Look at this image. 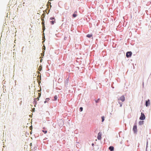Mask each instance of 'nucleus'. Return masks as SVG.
Instances as JSON below:
<instances>
[{"label":"nucleus","instance_id":"11","mask_svg":"<svg viewBox=\"0 0 151 151\" xmlns=\"http://www.w3.org/2000/svg\"><path fill=\"white\" fill-rule=\"evenodd\" d=\"M50 100V99L49 98H46L45 99V101H44V103H45L46 102H47L49 101V100Z\"/></svg>","mask_w":151,"mask_h":151},{"label":"nucleus","instance_id":"21","mask_svg":"<svg viewBox=\"0 0 151 151\" xmlns=\"http://www.w3.org/2000/svg\"><path fill=\"white\" fill-rule=\"evenodd\" d=\"M45 129H46L45 128V127H44L43 128V129L45 130Z\"/></svg>","mask_w":151,"mask_h":151},{"label":"nucleus","instance_id":"3","mask_svg":"<svg viewBox=\"0 0 151 151\" xmlns=\"http://www.w3.org/2000/svg\"><path fill=\"white\" fill-rule=\"evenodd\" d=\"M118 100H121L123 102L125 100V97L124 96H122L118 99Z\"/></svg>","mask_w":151,"mask_h":151},{"label":"nucleus","instance_id":"26","mask_svg":"<svg viewBox=\"0 0 151 151\" xmlns=\"http://www.w3.org/2000/svg\"><path fill=\"white\" fill-rule=\"evenodd\" d=\"M76 11H75V12H74V13L75 14V13H76Z\"/></svg>","mask_w":151,"mask_h":151},{"label":"nucleus","instance_id":"27","mask_svg":"<svg viewBox=\"0 0 151 151\" xmlns=\"http://www.w3.org/2000/svg\"><path fill=\"white\" fill-rule=\"evenodd\" d=\"M44 47L45 48V47L44 46Z\"/></svg>","mask_w":151,"mask_h":151},{"label":"nucleus","instance_id":"17","mask_svg":"<svg viewBox=\"0 0 151 151\" xmlns=\"http://www.w3.org/2000/svg\"><path fill=\"white\" fill-rule=\"evenodd\" d=\"M50 19L51 20L55 19V18L53 17H51L50 18Z\"/></svg>","mask_w":151,"mask_h":151},{"label":"nucleus","instance_id":"14","mask_svg":"<svg viewBox=\"0 0 151 151\" xmlns=\"http://www.w3.org/2000/svg\"><path fill=\"white\" fill-rule=\"evenodd\" d=\"M101 119H102V122H103L104 120V116H102L101 117Z\"/></svg>","mask_w":151,"mask_h":151},{"label":"nucleus","instance_id":"24","mask_svg":"<svg viewBox=\"0 0 151 151\" xmlns=\"http://www.w3.org/2000/svg\"><path fill=\"white\" fill-rule=\"evenodd\" d=\"M94 145V144H93H93H92V146H93Z\"/></svg>","mask_w":151,"mask_h":151},{"label":"nucleus","instance_id":"19","mask_svg":"<svg viewBox=\"0 0 151 151\" xmlns=\"http://www.w3.org/2000/svg\"><path fill=\"white\" fill-rule=\"evenodd\" d=\"M100 100L99 99L97 100L96 101V103H98L99 101Z\"/></svg>","mask_w":151,"mask_h":151},{"label":"nucleus","instance_id":"28","mask_svg":"<svg viewBox=\"0 0 151 151\" xmlns=\"http://www.w3.org/2000/svg\"><path fill=\"white\" fill-rule=\"evenodd\" d=\"M42 24H43V22H42Z\"/></svg>","mask_w":151,"mask_h":151},{"label":"nucleus","instance_id":"20","mask_svg":"<svg viewBox=\"0 0 151 151\" xmlns=\"http://www.w3.org/2000/svg\"><path fill=\"white\" fill-rule=\"evenodd\" d=\"M66 39V37H65L64 38V40H65Z\"/></svg>","mask_w":151,"mask_h":151},{"label":"nucleus","instance_id":"2","mask_svg":"<svg viewBox=\"0 0 151 151\" xmlns=\"http://www.w3.org/2000/svg\"><path fill=\"white\" fill-rule=\"evenodd\" d=\"M132 53L131 52H128L126 53V56L127 58L130 57Z\"/></svg>","mask_w":151,"mask_h":151},{"label":"nucleus","instance_id":"22","mask_svg":"<svg viewBox=\"0 0 151 151\" xmlns=\"http://www.w3.org/2000/svg\"><path fill=\"white\" fill-rule=\"evenodd\" d=\"M13 115H15V116H16V113H15H15H14V114H13Z\"/></svg>","mask_w":151,"mask_h":151},{"label":"nucleus","instance_id":"29","mask_svg":"<svg viewBox=\"0 0 151 151\" xmlns=\"http://www.w3.org/2000/svg\"><path fill=\"white\" fill-rule=\"evenodd\" d=\"M119 104H120V103H119Z\"/></svg>","mask_w":151,"mask_h":151},{"label":"nucleus","instance_id":"10","mask_svg":"<svg viewBox=\"0 0 151 151\" xmlns=\"http://www.w3.org/2000/svg\"><path fill=\"white\" fill-rule=\"evenodd\" d=\"M144 122L143 121H140L139 122V124L140 125L143 124Z\"/></svg>","mask_w":151,"mask_h":151},{"label":"nucleus","instance_id":"6","mask_svg":"<svg viewBox=\"0 0 151 151\" xmlns=\"http://www.w3.org/2000/svg\"><path fill=\"white\" fill-rule=\"evenodd\" d=\"M150 104V103L149 99H148L147 101H146L145 105L146 106H148Z\"/></svg>","mask_w":151,"mask_h":151},{"label":"nucleus","instance_id":"13","mask_svg":"<svg viewBox=\"0 0 151 151\" xmlns=\"http://www.w3.org/2000/svg\"><path fill=\"white\" fill-rule=\"evenodd\" d=\"M58 97L56 95H55L54 97V100L56 101L57 100Z\"/></svg>","mask_w":151,"mask_h":151},{"label":"nucleus","instance_id":"8","mask_svg":"<svg viewBox=\"0 0 151 151\" xmlns=\"http://www.w3.org/2000/svg\"><path fill=\"white\" fill-rule=\"evenodd\" d=\"M114 147L113 146H110L109 147V149L110 150V151H113L114 150Z\"/></svg>","mask_w":151,"mask_h":151},{"label":"nucleus","instance_id":"16","mask_svg":"<svg viewBox=\"0 0 151 151\" xmlns=\"http://www.w3.org/2000/svg\"><path fill=\"white\" fill-rule=\"evenodd\" d=\"M73 17H76L77 16V14H75L74 13L73 14Z\"/></svg>","mask_w":151,"mask_h":151},{"label":"nucleus","instance_id":"12","mask_svg":"<svg viewBox=\"0 0 151 151\" xmlns=\"http://www.w3.org/2000/svg\"><path fill=\"white\" fill-rule=\"evenodd\" d=\"M92 36V35L88 34L87 35V37L89 38L91 37Z\"/></svg>","mask_w":151,"mask_h":151},{"label":"nucleus","instance_id":"18","mask_svg":"<svg viewBox=\"0 0 151 151\" xmlns=\"http://www.w3.org/2000/svg\"><path fill=\"white\" fill-rule=\"evenodd\" d=\"M83 108L82 107H81L80 108V110H81V111H83Z\"/></svg>","mask_w":151,"mask_h":151},{"label":"nucleus","instance_id":"30","mask_svg":"<svg viewBox=\"0 0 151 151\" xmlns=\"http://www.w3.org/2000/svg\"><path fill=\"white\" fill-rule=\"evenodd\" d=\"M119 104H120V103H119Z\"/></svg>","mask_w":151,"mask_h":151},{"label":"nucleus","instance_id":"1","mask_svg":"<svg viewBox=\"0 0 151 151\" xmlns=\"http://www.w3.org/2000/svg\"><path fill=\"white\" fill-rule=\"evenodd\" d=\"M145 117L144 113L142 112L141 113V115L139 118V119L141 120H143L145 119Z\"/></svg>","mask_w":151,"mask_h":151},{"label":"nucleus","instance_id":"9","mask_svg":"<svg viewBox=\"0 0 151 151\" xmlns=\"http://www.w3.org/2000/svg\"><path fill=\"white\" fill-rule=\"evenodd\" d=\"M55 22V20H52L50 22L51 24L52 25L54 24Z\"/></svg>","mask_w":151,"mask_h":151},{"label":"nucleus","instance_id":"4","mask_svg":"<svg viewBox=\"0 0 151 151\" xmlns=\"http://www.w3.org/2000/svg\"><path fill=\"white\" fill-rule=\"evenodd\" d=\"M133 130L135 133H137V126L136 125H134L133 126Z\"/></svg>","mask_w":151,"mask_h":151},{"label":"nucleus","instance_id":"23","mask_svg":"<svg viewBox=\"0 0 151 151\" xmlns=\"http://www.w3.org/2000/svg\"><path fill=\"white\" fill-rule=\"evenodd\" d=\"M122 106V104H120V106L121 107Z\"/></svg>","mask_w":151,"mask_h":151},{"label":"nucleus","instance_id":"7","mask_svg":"<svg viewBox=\"0 0 151 151\" xmlns=\"http://www.w3.org/2000/svg\"><path fill=\"white\" fill-rule=\"evenodd\" d=\"M38 96L37 97V98H35L34 99V101L35 100H36L37 99V100H39V98L40 97V96H41V94L40 93H38Z\"/></svg>","mask_w":151,"mask_h":151},{"label":"nucleus","instance_id":"5","mask_svg":"<svg viewBox=\"0 0 151 151\" xmlns=\"http://www.w3.org/2000/svg\"><path fill=\"white\" fill-rule=\"evenodd\" d=\"M101 138V134L100 132H99L98 135L97 139L98 140H100Z\"/></svg>","mask_w":151,"mask_h":151},{"label":"nucleus","instance_id":"25","mask_svg":"<svg viewBox=\"0 0 151 151\" xmlns=\"http://www.w3.org/2000/svg\"><path fill=\"white\" fill-rule=\"evenodd\" d=\"M32 145V143H31L30 144V146H31Z\"/></svg>","mask_w":151,"mask_h":151},{"label":"nucleus","instance_id":"15","mask_svg":"<svg viewBox=\"0 0 151 151\" xmlns=\"http://www.w3.org/2000/svg\"><path fill=\"white\" fill-rule=\"evenodd\" d=\"M42 132H44L45 134H46L47 132V130H42Z\"/></svg>","mask_w":151,"mask_h":151}]
</instances>
